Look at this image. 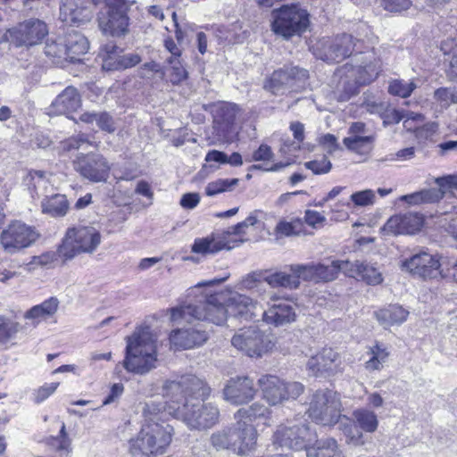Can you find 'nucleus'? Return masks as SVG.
I'll return each instance as SVG.
<instances>
[{
	"instance_id": "obj_1",
	"label": "nucleus",
	"mask_w": 457,
	"mask_h": 457,
	"mask_svg": "<svg viewBox=\"0 0 457 457\" xmlns=\"http://www.w3.org/2000/svg\"><path fill=\"white\" fill-rule=\"evenodd\" d=\"M210 393L204 381L193 375L182 377L179 381H167L163 386L169 414L192 429H207L219 421L218 407L204 401Z\"/></svg>"
},
{
	"instance_id": "obj_2",
	"label": "nucleus",
	"mask_w": 457,
	"mask_h": 457,
	"mask_svg": "<svg viewBox=\"0 0 457 457\" xmlns=\"http://www.w3.org/2000/svg\"><path fill=\"white\" fill-rule=\"evenodd\" d=\"M262 307L252 297L232 292L228 298L222 293L206 295L197 304H188L170 309L172 321L191 322L193 319L208 320L221 325L227 316L245 321L259 320Z\"/></svg>"
},
{
	"instance_id": "obj_3",
	"label": "nucleus",
	"mask_w": 457,
	"mask_h": 457,
	"mask_svg": "<svg viewBox=\"0 0 457 457\" xmlns=\"http://www.w3.org/2000/svg\"><path fill=\"white\" fill-rule=\"evenodd\" d=\"M170 416L165 402L152 400L145 403L141 429L129 440L132 455L156 457L167 453L174 433L173 427L168 423Z\"/></svg>"
},
{
	"instance_id": "obj_4",
	"label": "nucleus",
	"mask_w": 457,
	"mask_h": 457,
	"mask_svg": "<svg viewBox=\"0 0 457 457\" xmlns=\"http://www.w3.org/2000/svg\"><path fill=\"white\" fill-rule=\"evenodd\" d=\"M126 340L123 367L127 371L144 375L156 367L157 337L149 327L137 328Z\"/></svg>"
},
{
	"instance_id": "obj_5",
	"label": "nucleus",
	"mask_w": 457,
	"mask_h": 457,
	"mask_svg": "<svg viewBox=\"0 0 457 457\" xmlns=\"http://www.w3.org/2000/svg\"><path fill=\"white\" fill-rule=\"evenodd\" d=\"M364 61L358 66L346 63L337 69L335 78H338L337 88L343 91L340 100H347L356 94L358 86L373 81L381 71V61L374 57L373 53L366 54ZM358 59V61H360ZM362 60V57H361Z\"/></svg>"
},
{
	"instance_id": "obj_6",
	"label": "nucleus",
	"mask_w": 457,
	"mask_h": 457,
	"mask_svg": "<svg viewBox=\"0 0 457 457\" xmlns=\"http://www.w3.org/2000/svg\"><path fill=\"white\" fill-rule=\"evenodd\" d=\"M101 242V233L95 227L73 226L67 228L62 243L58 246V254L62 262H65L82 253H93Z\"/></svg>"
},
{
	"instance_id": "obj_7",
	"label": "nucleus",
	"mask_w": 457,
	"mask_h": 457,
	"mask_svg": "<svg viewBox=\"0 0 457 457\" xmlns=\"http://www.w3.org/2000/svg\"><path fill=\"white\" fill-rule=\"evenodd\" d=\"M315 438V432L305 420H287L277 427L272 436V445L276 448L302 451L306 450Z\"/></svg>"
},
{
	"instance_id": "obj_8",
	"label": "nucleus",
	"mask_w": 457,
	"mask_h": 457,
	"mask_svg": "<svg viewBox=\"0 0 457 457\" xmlns=\"http://www.w3.org/2000/svg\"><path fill=\"white\" fill-rule=\"evenodd\" d=\"M232 345L252 358H260L271 352L275 337L256 327L240 328L231 338Z\"/></svg>"
},
{
	"instance_id": "obj_9",
	"label": "nucleus",
	"mask_w": 457,
	"mask_h": 457,
	"mask_svg": "<svg viewBox=\"0 0 457 457\" xmlns=\"http://www.w3.org/2000/svg\"><path fill=\"white\" fill-rule=\"evenodd\" d=\"M342 412L340 395L335 391L318 390L313 395L307 411L309 418L315 423L332 426L337 423Z\"/></svg>"
},
{
	"instance_id": "obj_10",
	"label": "nucleus",
	"mask_w": 457,
	"mask_h": 457,
	"mask_svg": "<svg viewBox=\"0 0 457 457\" xmlns=\"http://www.w3.org/2000/svg\"><path fill=\"white\" fill-rule=\"evenodd\" d=\"M258 386L262 398L270 406H276L286 401L298 398L304 390L300 382H287L274 375H262L258 378Z\"/></svg>"
},
{
	"instance_id": "obj_11",
	"label": "nucleus",
	"mask_w": 457,
	"mask_h": 457,
	"mask_svg": "<svg viewBox=\"0 0 457 457\" xmlns=\"http://www.w3.org/2000/svg\"><path fill=\"white\" fill-rule=\"evenodd\" d=\"M272 30L285 38L299 35L309 25V14L306 10L297 5H283L272 12Z\"/></svg>"
},
{
	"instance_id": "obj_12",
	"label": "nucleus",
	"mask_w": 457,
	"mask_h": 457,
	"mask_svg": "<svg viewBox=\"0 0 457 457\" xmlns=\"http://www.w3.org/2000/svg\"><path fill=\"white\" fill-rule=\"evenodd\" d=\"M355 46L352 35L342 34L333 38H321L311 49L318 59L327 62H339L353 54Z\"/></svg>"
},
{
	"instance_id": "obj_13",
	"label": "nucleus",
	"mask_w": 457,
	"mask_h": 457,
	"mask_svg": "<svg viewBox=\"0 0 457 457\" xmlns=\"http://www.w3.org/2000/svg\"><path fill=\"white\" fill-rule=\"evenodd\" d=\"M308 71L296 66L274 71L263 83V88L273 95H282L287 90L298 91L308 79Z\"/></svg>"
},
{
	"instance_id": "obj_14",
	"label": "nucleus",
	"mask_w": 457,
	"mask_h": 457,
	"mask_svg": "<svg viewBox=\"0 0 457 457\" xmlns=\"http://www.w3.org/2000/svg\"><path fill=\"white\" fill-rule=\"evenodd\" d=\"M97 21L99 29L104 35L124 36L129 25L127 8L117 0L106 3L98 12Z\"/></svg>"
},
{
	"instance_id": "obj_15",
	"label": "nucleus",
	"mask_w": 457,
	"mask_h": 457,
	"mask_svg": "<svg viewBox=\"0 0 457 457\" xmlns=\"http://www.w3.org/2000/svg\"><path fill=\"white\" fill-rule=\"evenodd\" d=\"M38 237L35 227L15 220L2 231L0 242L6 253L13 254L31 246Z\"/></svg>"
},
{
	"instance_id": "obj_16",
	"label": "nucleus",
	"mask_w": 457,
	"mask_h": 457,
	"mask_svg": "<svg viewBox=\"0 0 457 457\" xmlns=\"http://www.w3.org/2000/svg\"><path fill=\"white\" fill-rule=\"evenodd\" d=\"M74 169L84 179L91 182H105L110 174L111 165L101 154H80L73 162Z\"/></svg>"
},
{
	"instance_id": "obj_17",
	"label": "nucleus",
	"mask_w": 457,
	"mask_h": 457,
	"mask_svg": "<svg viewBox=\"0 0 457 457\" xmlns=\"http://www.w3.org/2000/svg\"><path fill=\"white\" fill-rule=\"evenodd\" d=\"M238 106L231 103H217L212 105L213 129L222 139H231L237 133L236 123Z\"/></svg>"
},
{
	"instance_id": "obj_18",
	"label": "nucleus",
	"mask_w": 457,
	"mask_h": 457,
	"mask_svg": "<svg viewBox=\"0 0 457 457\" xmlns=\"http://www.w3.org/2000/svg\"><path fill=\"white\" fill-rule=\"evenodd\" d=\"M261 318L268 325L282 327L295 321V306L288 299L273 294L267 302V308L262 309Z\"/></svg>"
},
{
	"instance_id": "obj_19",
	"label": "nucleus",
	"mask_w": 457,
	"mask_h": 457,
	"mask_svg": "<svg viewBox=\"0 0 457 457\" xmlns=\"http://www.w3.org/2000/svg\"><path fill=\"white\" fill-rule=\"evenodd\" d=\"M343 360L340 354L332 348H323L316 355L312 356L306 367L315 376L331 377L343 371Z\"/></svg>"
},
{
	"instance_id": "obj_20",
	"label": "nucleus",
	"mask_w": 457,
	"mask_h": 457,
	"mask_svg": "<svg viewBox=\"0 0 457 457\" xmlns=\"http://www.w3.org/2000/svg\"><path fill=\"white\" fill-rule=\"evenodd\" d=\"M253 379L248 376L229 378L223 388V398L233 405L247 404L256 395Z\"/></svg>"
},
{
	"instance_id": "obj_21",
	"label": "nucleus",
	"mask_w": 457,
	"mask_h": 457,
	"mask_svg": "<svg viewBox=\"0 0 457 457\" xmlns=\"http://www.w3.org/2000/svg\"><path fill=\"white\" fill-rule=\"evenodd\" d=\"M439 260L428 253L422 252L402 262L401 269L422 278H435L442 276Z\"/></svg>"
},
{
	"instance_id": "obj_22",
	"label": "nucleus",
	"mask_w": 457,
	"mask_h": 457,
	"mask_svg": "<svg viewBox=\"0 0 457 457\" xmlns=\"http://www.w3.org/2000/svg\"><path fill=\"white\" fill-rule=\"evenodd\" d=\"M12 40L16 46H35L47 35L46 24L37 19H30L18 24L9 30Z\"/></svg>"
},
{
	"instance_id": "obj_23",
	"label": "nucleus",
	"mask_w": 457,
	"mask_h": 457,
	"mask_svg": "<svg viewBox=\"0 0 457 457\" xmlns=\"http://www.w3.org/2000/svg\"><path fill=\"white\" fill-rule=\"evenodd\" d=\"M424 217L418 212H406L392 216L383 226L387 235H412L420 230Z\"/></svg>"
},
{
	"instance_id": "obj_24",
	"label": "nucleus",
	"mask_w": 457,
	"mask_h": 457,
	"mask_svg": "<svg viewBox=\"0 0 457 457\" xmlns=\"http://www.w3.org/2000/svg\"><path fill=\"white\" fill-rule=\"evenodd\" d=\"M439 189L430 188L404 195L403 200L409 204L434 203L439 201L447 190H457V175H448L436 179Z\"/></svg>"
},
{
	"instance_id": "obj_25",
	"label": "nucleus",
	"mask_w": 457,
	"mask_h": 457,
	"mask_svg": "<svg viewBox=\"0 0 457 457\" xmlns=\"http://www.w3.org/2000/svg\"><path fill=\"white\" fill-rule=\"evenodd\" d=\"M232 426V439L234 441V453L245 455L253 451L257 444V430L253 424L236 420Z\"/></svg>"
},
{
	"instance_id": "obj_26",
	"label": "nucleus",
	"mask_w": 457,
	"mask_h": 457,
	"mask_svg": "<svg viewBox=\"0 0 457 457\" xmlns=\"http://www.w3.org/2000/svg\"><path fill=\"white\" fill-rule=\"evenodd\" d=\"M208 338L200 328L174 329L170 334V343L175 350L191 349L202 345Z\"/></svg>"
},
{
	"instance_id": "obj_27",
	"label": "nucleus",
	"mask_w": 457,
	"mask_h": 457,
	"mask_svg": "<svg viewBox=\"0 0 457 457\" xmlns=\"http://www.w3.org/2000/svg\"><path fill=\"white\" fill-rule=\"evenodd\" d=\"M237 241H230L220 234H212L206 237L195 238L191 251L202 255L214 254L223 249L230 250L236 247Z\"/></svg>"
},
{
	"instance_id": "obj_28",
	"label": "nucleus",
	"mask_w": 457,
	"mask_h": 457,
	"mask_svg": "<svg viewBox=\"0 0 457 457\" xmlns=\"http://www.w3.org/2000/svg\"><path fill=\"white\" fill-rule=\"evenodd\" d=\"M81 106V96L74 87H67L60 93L51 104V112L54 114H69Z\"/></svg>"
},
{
	"instance_id": "obj_29",
	"label": "nucleus",
	"mask_w": 457,
	"mask_h": 457,
	"mask_svg": "<svg viewBox=\"0 0 457 457\" xmlns=\"http://www.w3.org/2000/svg\"><path fill=\"white\" fill-rule=\"evenodd\" d=\"M234 419L249 424L256 423L257 425L263 424L269 426L271 419V411L265 404L255 402L247 408H241L237 411L234 414Z\"/></svg>"
},
{
	"instance_id": "obj_30",
	"label": "nucleus",
	"mask_w": 457,
	"mask_h": 457,
	"mask_svg": "<svg viewBox=\"0 0 457 457\" xmlns=\"http://www.w3.org/2000/svg\"><path fill=\"white\" fill-rule=\"evenodd\" d=\"M92 12L85 6H78L73 1H67L60 6V20L71 26H80L88 22Z\"/></svg>"
},
{
	"instance_id": "obj_31",
	"label": "nucleus",
	"mask_w": 457,
	"mask_h": 457,
	"mask_svg": "<svg viewBox=\"0 0 457 457\" xmlns=\"http://www.w3.org/2000/svg\"><path fill=\"white\" fill-rule=\"evenodd\" d=\"M346 276L361 279L369 285H378L383 281L381 272L375 266L359 261L349 262Z\"/></svg>"
},
{
	"instance_id": "obj_32",
	"label": "nucleus",
	"mask_w": 457,
	"mask_h": 457,
	"mask_svg": "<svg viewBox=\"0 0 457 457\" xmlns=\"http://www.w3.org/2000/svg\"><path fill=\"white\" fill-rule=\"evenodd\" d=\"M59 300L56 297H50L39 304L29 309L23 315L25 320H30L33 326L53 317L59 307Z\"/></svg>"
},
{
	"instance_id": "obj_33",
	"label": "nucleus",
	"mask_w": 457,
	"mask_h": 457,
	"mask_svg": "<svg viewBox=\"0 0 457 457\" xmlns=\"http://www.w3.org/2000/svg\"><path fill=\"white\" fill-rule=\"evenodd\" d=\"M349 261L333 260L328 264L316 263V282H328L335 280L340 272L346 275Z\"/></svg>"
},
{
	"instance_id": "obj_34",
	"label": "nucleus",
	"mask_w": 457,
	"mask_h": 457,
	"mask_svg": "<svg viewBox=\"0 0 457 457\" xmlns=\"http://www.w3.org/2000/svg\"><path fill=\"white\" fill-rule=\"evenodd\" d=\"M66 60L72 62L80 61V57L87 53L89 44L85 36L79 32L70 33L66 39Z\"/></svg>"
},
{
	"instance_id": "obj_35",
	"label": "nucleus",
	"mask_w": 457,
	"mask_h": 457,
	"mask_svg": "<svg viewBox=\"0 0 457 457\" xmlns=\"http://www.w3.org/2000/svg\"><path fill=\"white\" fill-rule=\"evenodd\" d=\"M162 79L172 85H179L187 78V71L180 57L169 56L165 59Z\"/></svg>"
},
{
	"instance_id": "obj_36",
	"label": "nucleus",
	"mask_w": 457,
	"mask_h": 457,
	"mask_svg": "<svg viewBox=\"0 0 457 457\" xmlns=\"http://www.w3.org/2000/svg\"><path fill=\"white\" fill-rule=\"evenodd\" d=\"M409 312L400 305H389L375 312V316L381 326L387 328L404 322Z\"/></svg>"
},
{
	"instance_id": "obj_37",
	"label": "nucleus",
	"mask_w": 457,
	"mask_h": 457,
	"mask_svg": "<svg viewBox=\"0 0 457 457\" xmlns=\"http://www.w3.org/2000/svg\"><path fill=\"white\" fill-rule=\"evenodd\" d=\"M314 445L306 448L307 457H344L333 438L314 440Z\"/></svg>"
},
{
	"instance_id": "obj_38",
	"label": "nucleus",
	"mask_w": 457,
	"mask_h": 457,
	"mask_svg": "<svg viewBox=\"0 0 457 457\" xmlns=\"http://www.w3.org/2000/svg\"><path fill=\"white\" fill-rule=\"evenodd\" d=\"M42 212L51 217H63L69 210V202L64 195L54 194L46 196L41 202Z\"/></svg>"
},
{
	"instance_id": "obj_39",
	"label": "nucleus",
	"mask_w": 457,
	"mask_h": 457,
	"mask_svg": "<svg viewBox=\"0 0 457 457\" xmlns=\"http://www.w3.org/2000/svg\"><path fill=\"white\" fill-rule=\"evenodd\" d=\"M353 417L362 432L371 434L377 431L379 422L374 411L364 407L357 408L353 411Z\"/></svg>"
},
{
	"instance_id": "obj_40",
	"label": "nucleus",
	"mask_w": 457,
	"mask_h": 457,
	"mask_svg": "<svg viewBox=\"0 0 457 457\" xmlns=\"http://www.w3.org/2000/svg\"><path fill=\"white\" fill-rule=\"evenodd\" d=\"M263 281L272 288L296 289L300 282L296 280L293 272L275 271L263 277Z\"/></svg>"
},
{
	"instance_id": "obj_41",
	"label": "nucleus",
	"mask_w": 457,
	"mask_h": 457,
	"mask_svg": "<svg viewBox=\"0 0 457 457\" xmlns=\"http://www.w3.org/2000/svg\"><path fill=\"white\" fill-rule=\"evenodd\" d=\"M23 326L4 315H0V345H14L13 341Z\"/></svg>"
},
{
	"instance_id": "obj_42",
	"label": "nucleus",
	"mask_w": 457,
	"mask_h": 457,
	"mask_svg": "<svg viewBox=\"0 0 457 457\" xmlns=\"http://www.w3.org/2000/svg\"><path fill=\"white\" fill-rule=\"evenodd\" d=\"M104 71H120V51L114 44L105 45L99 54Z\"/></svg>"
},
{
	"instance_id": "obj_43",
	"label": "nucleus",
	"mask_w": 457,
	"mask_h": 457,
	"mask_svg": "<svg viewBox=\"0 0 457 457\" xmlns=\"http://www.w3.org/2000/svg\"><path fill=\"white\" fill-rule=\"evenodd\" d=\"M370 359L365 362V369L369 371L381 370L387 362L390 353L386 347L376 344L370 348Z\"/></svg>"
},
{
	"instance_id": "obj_44",
	"label": "nucleus",
	"mask_w": 457,
	"mask_h": 457,
	"mask_svg": "<svg viewBox=\"0 0 457 457\" xmlns=\"http://www.w3.org/2000/svg\"><path fill=\"white\" fill-rule=\"evenodd\" d=\"M79 119L85 123L96 122L101 130L108 133H113L116 129L113 118L106 112H85L81 114Z\"/></svg>"
},
{
	"instance_id": "obj_45",
	"label": "nucleus",
	"mask_w": 457,
	"mask_h": 457,
	"mask_svg": "<svg viewBox=\"0 0 457 457\" xmlns=\"http://www.w3.org/2000/svg\"><path fill=\"white\" fill-rule=\"evenodd\" d=\"M373 140L371 136H350L345 137L343 142L347 149L359 154H366L371 150Z\"/></svg>"
},
{
	"instance_id": "obj_46",
	"label": "nucleus",
	"mask_w": 457,
	"mask_h": 457,
	"mask_svg": "<svg viewBox=\"0 0 457 457\" xmlns=\"http://www.w3.org/2000/svg\"><path fill=\"white\" fill-rule=\"evenodd\" d=\"M303 230V221L301 219H293L290 221L279 220L275 228V233L278 237L298 236Z\"/></svg>"
},
{
	"instance_id": "obj_47",
	"label": "nucleus",
	"mask_w": 457,
	"mask_h": 457,
	"mask_svg": "<svg viewBox=\"0 0 457 457\" xmlns=\"http://www.w3.org/2000/svg\"><path fill=\"white\" fill-rule=\"evenodd\" d=\"M289 129L293 133L295 141L289 142V140H287L283 143L281 151L285 154L299 150L300 144L304 140V125L303 123L299 121L291 122Z\"/></svg>"
},
{
	"instance_id": "obj_48",
	"label": "nucleus",
	"mask_w": 457,
	"mask_h": 457,
	"mask_svg": "<svg viewBox=\"0 0 457 457\" xmlns=\"http://www.w3.org/2000/svg\"><path fill=\"white\" fill-rule=\"evenodd\" d=\"M290 272H293L297 281L301 279L304 281L316 282V263L310 262L306 264H291L288 266Z\"/></svg>"
},
{
	"instance_id": "obj_49",
	"label": "nucleus",
	"mask_w": 457,
	"mask_h": 457,
	"mask_svg": "<svg viewBox=\"0 0 457 457\" xmlns=\"http://www.w3.org/2000/svg\"><path fill=\"white\" fill-rule=\"evenodd\" d=\"M211 442L217 450L227 449L234 453V441L232 439V427L212 434Z\"/></svg>"
},
{
	"instance_id": "obj_50",
	"label": "nucleus",
	"mask_w": 457,
	"mask_h": 457,
	"mask_svg": "<svg viewBox=\"0 0 457 457\" xmlns=\"http://www.w3.org/2000/svg\"><path fill=\"white\" fill-rule=\"evenodd\" d=\"M238 182V179H219L208 183L205 187V193L209 196H214L218 194L230 191Z\"/></svg>"
},
{
	"instance_id": "obj_51",
	"label": "nucleus",
	"mask_w": 457,
	"mask_h": 457,
	"mask_svg": "<svg viewBox=\"0 0 457 457\" xmlns=\"http://www.w3.org/2000/svg\"><path fill=\"white\" fill-rule=\"evenodd\" d=\"M417 87L413 81H404L403 79H395L389 83L388 92L395 96L402 98L409 97Z\"/></svg>"
},
{
	"instance_id": "obj_52",
	"label": "nucleus",
	"mask_w": 457,
	"mask_h": 457,
	"mask_svg": "<svg viewBox=\"0 0 457 457\" xmlns=\"http://www.w3.org/2000/svg\"><path fill=\"white\" fill-rule=\"evenodd\" d=\"M25 183L29 189L37 195V190L41 187H46L48 179L46 178V173L41 170H30L25 178Z\"/></svg>"
},
{
	"instance_id": "obj_53",
	"label": "nucleus",
	"mask_w": 457,
	"mask_h": 457,
	"mask_svg": "<svg viewBox=\"0 0 457 457\" xmlns=\"http://www.w3.org/2000/svg\"><path fill=\"white\" fill-rule=\"evenodd\" d=\"M304 166L316 175L328 173L332 168L330 161L326 156H322L320 159L306 162Z\"/></svg>"
},
{
	"instance_id": "obj_54",
	"label": "nucleus",
	"mask_w": 457,
	"mask_h": 457,
	"mask_svg": "<svg viewBox=\"0 0 457 457\" xmlns=\"http://www.w3.org/2000/svg\"><path fill=\"white\" fill-rule=\"evenodd\" d=\"M45 54L46 55L51 58L61 59L63 58L66 60V44L64 42H56V41H47L45 46Z\"/></svg>"
},
{
	"instance_id": "obj_55",
	"label": "nucleus",
	"mask_w": 457,
	"mask_h": 457,
	"mask_svg": "<svg viewBox=\"0 0 457 457\" xmlns=\"http://www.w3.org/2000/svg\"><path fill=\"white\" fill-rule=\"evenodd\" d=\"M263 278L260 273L253 272L246 275L239 282V288L249 291H259L262 286Z\"/></svg>"
},
{
	"instance_id": "obj_56",
	"label": "nucleus",
	"mask_w": 457,
	"mask_h": 457,
	"mask_svg": "<svg viewBox=\"0 0 457 457\" xmlns=\"http://www.w3.org/2000/svg\"><path fill=\"white\" fill-rule=\"evenodd\" d=\"M59 383L54 382L49 384H45L42 386L38 387L33 392V401L36 403H41L45 400H46L51 395H53L57 389Z\"/></svg>"
},
{
	"instance_id": "obj_57",
	"label": "nucleus",
	"mask_w": 457,
	"mask_h": 457,
	"mask_svg": "<svg viewBox=\"0 0 457 457\" xmlns=\"http://www.w3.org/2000/svg\"><path fill=\"white\" fill-rule=\"evenodd\" d=\"M344 434L347 437L349 443L358 445L363 444V434L361 428H358L357 424H347L344 427Z\"/></svg>"
},
{
	"instance_id": "obj_58",
	"label": "nucleus",
	"mask_w": 457,
	"mask_h": 457,
	"mask_svg": "<svg viewBox=\"0 0 457 457\" xmlns=\"http://www.w3.org/2000/svg\"><path fill=\"white\" fill-rule=\"evenodd\" d=\"M375 194L370 189L358 191L351 195V200L356 206H367L374 202Z\"/></svg>"
},
{
	"instance_id": "obj_59",
	"label": "nucleus",
	"mask_w": 457,
	"mask_h": 457,
	"mask_svg": "<svg viewBox=\"0 0 457 457\" xmlns=\"http://www.w3.org/2000/svg\"><path fill=\"white\" fill-rule=\"evenodd\" d=\"M85 145H91L92 143L88 140L87 136L84 134H79L62 142V148L66 151L77 150L83 147Z\"/></svg>"
},
{
	"instance_id": "obj_60",
	"label": "nucleus",
	"mask_w": 457,
	"mask_h": 457,
	"mask_svg": "<svg viewBox=\"0 0 457 457\" xmlns=\"http://www.w3.org/2000/svg\"><path fill=\"white\" fill-rule=\"evenodd\" d=\"M58 258L61 259L58 254V250L56 252H46L38 256H33L30 264L41 267L50 266L57 261Z\"/></svg>"
},
{
	"instance_id": "obj_61",
	"label": "nucleus",
	"mask_w": 457,
	"mask_h": 457,
	"mask_svg": "<svg viewBox=\"0 0 457 457\" xmlns=\"http://www.w3.org/2000/svg\"><path fill=\"white\" fill-rule=\"evenodd\" d=\"M382 6L388 12H397L409 9L411 0H382Z\"/></svg>"
},
{
	"instance_id": "obj_62",
	"label": "nucleus",
	"mask_w": 457,
	"mask_h": 457,
	"mask_svg": "<svg viewBox=\"0 0 457 457\" xmlns=\"http://www.w3.org/2000/svg\"><path fill=\"white\" fill-rule=\"evenodd\" d=\"M435 97L443 106L457 103V96L449 88H439L435 92Z\"/></svg>"
},
{
	"instance_id": "obj_63",
	"label": "nucleus",
	"mask_w": 457,
	"mask_h": 457,
	"mask_svg": "<svg viewBox=\"0 0 457 457\" xmlns=\"http://www.w3.org/2000/svg\"><path fill=\"white\" fill-rule=\"evenodd\" d=\"M403 116L398 110L392 109L386 105L381 119L385 126L399 123L403 120Z\"/></svg>"
},
{
	"instance_id": "obj_64",
	"label": "nucleus",
	"mask_w": 457,
	"mask_h": 457,
	"mask_svg": "<svg viewBox=\"0 0 457 457\" xmlns=\"http://www.w3.org/2000/svg\"><path fill=\"white\" fill-rule=\"evenodd\" d=\"M319 143L328 154H333L339 148L337 138L332 134L323 135L320 137Z\"/></svg>"
}]
</instances>
